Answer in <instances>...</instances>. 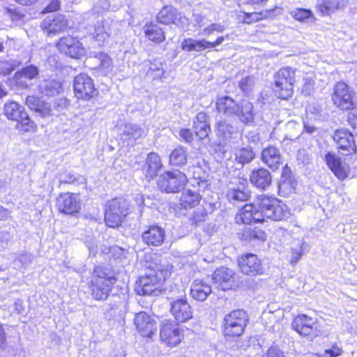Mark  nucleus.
<instances>
[{
	"instance_id": "obj_38",
	"label": "nucleus",
	"mask_w": 357,
	"mask_h": 357,
	"mask_svg": "<svg viewBox=\"0 0 357 357\" xmlns=\"http://www.w3.org/2000/svg\"><path fill=\"white\" fill-rule=\"evenodd\" d=\"M38 73L39 71L38 68L32 65L22 68L20 72L16 74V78L18 84L27 87L29 84L26 83V80H31L36 78L38 75Z\"/></svg>"
},
{
	"instance_id": "obj_21",
	"label": "nucleus",
	"mask_w": 357,
	"mask_h": 357,
	"mask_svg": "<svg viewBox=\"0 0 357 357\" xmlns=\"http://www.w3.org/2000/svg\"><path fill=\"white\" fill-rule=\"evenodd\" d=\"M325 160L330 169L339 179L344 180L349 176L350 172L349 165L342 162L337 155L328 153L326 155Z\"/></svg>"
},
{
	"instance_id": "obj_3",
	"label": "nucleus",
	"mask_w": 357,
	"mask_h": 357,
	"mask_svg": "<svg viewBox=\"0 0 357 357\" xmlns=\"http://www.w3.org/2000/svg\"><path fill=\"white\" fill-rule=\"evenodd\" d=\"M116 282V277L107 269L95 268L89 284L92 297L97 301L105 300Z\"/></svg>"
},
{
	"instance_id": "obj_10",
	"label": "nucleus",
	"mask_w": 357,
	"mask_h": 357,
	"mask_svg": "<svg viewBox=\"0 0 357 357\" xmlns=\"http://www.w3.org/2000/svg\"><path fill=\"white\" fill-rule=\"evenodd\" d=\"M40 27L47 36L53 37L66 31L70 28V26L68 20L64 15L57 14L46 17L42 21Z\"/></svg>"
},
{
	"instance_id": "obj_11",
	"label": "nucleus",
	"mask_w": 357,
	"mask_h": 357,
	"mask_svg": "<svg viewBox=\"0 0 357 357\" xmlns=\"http://www.w3.org/2000/svg\"><path fill=\"white\" fill-rule=\"evenodd\" d=\"M73 88L77 98L85 100H90L98 93L93 79L84 73H80L75 77Z\"/></svg>"
},
{
	"instance_id": "obj_58",
	"label": "nucleus",
	"mask_w": 357,
	"mask_h": 357,
	"mask_svg": "<svg viewBox=\"0 0 357 357\" xmlns=\"http://www.w3.org/2000/svg\"><path fill=\"white\" fill-rule=\"evenodd\" d=\"M180 137L185 142H191L193 139L192 133L188 129H182L179 132Z\"/></svg>"
},
{
	"instance_id": "obj_15",
	"label": "nucleus",
	"mask_w": 357,
	"mask_h": 357,
	"mask_svg": "<svg viewBox=\"0 0 357 357\" xmlns=\"http://www.w3.org/2000/svg\"><path fill=\"white\" fill-rule=\"evenodd\" d=\"M354 136V134L344 128L338 129L334 132L333 139L342 155H348L356 152Z\"/></svg>"
},
{
	"instance_id": "obj_5",
	"label": "nucleus",
	"mask_w": 357,
	"mask_h": 357,
	"mask_svg": "<svg viewBox=\"0 0 357 357\" xmlns=\"http://www.w3.org/2000/svg\"><path fill=\"white\" fill-rule=\"evenodd\" d=\"M247 312L243 310H232L225 314L222 323V333L227 337L241 336L248 323Z\"/></svg>"
},
{
	"instance_id": "obj_48",
	"label": "nucleus",
	"mask_w": 357,
	"mask_h": 357,
	"mask_svg": "<svg viewBox=\"0 0 357 357\" xmlns=\"http://www.w3.org/2000/svg\"><path fill=\"white\" fill-rule=\"evenodd\" d=\"M290 169L287 167V165L283 168L282 174V180L279 183V191L281 192L282 191L291 190L292 188L290 178Z\"/></svg>"
},
{
	"instance_id": "obj_36",
	"label": "nucleus",
	"mask_w": 357,
	"mask_h": 357,
	"mask_svg": "<svg viewBox=\"0 0 357 357\" xmlns=\"http://www.w3.org/2000/svg\"><path fill=\"white\" fill-rule=\"evenodd\" d=\"M181 48L183 50L188 52H201L208 49V41L205 39L185 38L181 43Z\"/></svg>"
},
{
	"instance_id": "obj_16",
	"label": "nucleus",
	"mask_w": 357,
	"mask_h": 357,
	"mask_svg": "<svg viewBox=\"0 0 357 357\" xmlns=\"http://www.w3.org/2000/svg\"><path fill=\"white\" fill-rule=\"evenodd\" d=\"M238 266L242 273L250 275H261L264 268L258 257L252 253H247L238 258Z\"/></svg>"
},
{
	"instance_id": "obj_64",
	"label": "nucleus",
	"mask_w": 357,
	"mask_h": 357,
	"mask_svg": "<svg viewBox=\"0 0 357 357\" xmlns=\"http://www.w3.org/2000/svg\"><path fill=\"white\" fill-rule=\"evenodd\" d=\"M211 26L213 28V32L217 31L222 33L225 29V26L220 23H213L211 24Z\"/></svg>"
},
{
	"instance_id": "obj_45",
	"label": "nucleus",
	"mask_w": 357,
	"mask_h": 357,
	"mask_svg": "<svg viewBox=\"0 0 357 357\" xmlns=\"http://www.w3.org/2000/svg\"><path fill=\"white\" fill-rule=\"evenodd\" d=\"M186 162L187 153L182 147L175 149L169 155V164L171 165L181 166L185 165Z\"/></svg>"
},
{
	"instance_id": "obj_17",
	"label": "nucleus",
	"mask_w": 357,
	"mask_h": 357,
	"mask_svg": "<svg viewBox=\"0 0 357 357\" xmlns=\"http://www.w3.org/2000/svg\"><path fill=\"white\" fill-rule=\"evenodd\" d=\"M293 328L301 335H317V324L314 319L305 314L298 315L292 323Z\"/></svg>"
},
{
	"instance_id": "obj_39",
	"label": "nucleus",
	"mask_w": 357,
	"mask_h": 357,
	"mask_svg": "<svg viewBox=\"0 0 357 357\" xmlns=\"http://www.w3.org/2000/svg\"><path fill=\"white\" fill-rule=\"evenodd\" d=\"M227 197L229 202L236 204L240 202H245L250 197V192L245 188H229L227 192Z\"/></svg>"
},
{
	"instance_id": "obj_41",
	"label": "nucleus",
	"mask_w": 357,
	"mask_h": 357,
	"mask_svg": "<svg viewBox=\"0 0 357 357\" xmlns=\"http://www.w3.org/2000/svg\"><path fill=\"white\" fill-rule=\"evenodd\" d=\"M176 18V10L172 6H164L157 15V19L160 23L169 24L174 23Z\"/></svg>"
},
{
	"instance_id": "obj_20",
	"label": "nucleus",
	"mask_w": 357,
	"mask_h": 357,
	"mask_svg": "<svg viewBox=\"0 0 357 357\" xmlns=\"http://www.w3.org/2000/svg\"><path fill=\"white\" fill-rule=\"evenodd\" d=\"M171 312L175 319L181 323L192 318V310L185 298L176 299L171 303Z\"/></svg>"
},
{
	"instance_id": "obj_14",
	"label": "nucleus",
	"mask_w": 357,
	"mask_h": 357,
	"mask_svg": "<svg viewBox=\"0 0 357 357\" xmlns=\"http://www.w3.org/2000/svg\"><path fill=\"white\" fill-rule=\"evenodd\" d=\"M119 139L127 146L132 145L136 140L145 136V131L138 125L123 122L117 127Z\"/></svg>"
},
{
	"instance_id": "obj_4",
	"label": "nucleus",
	"mask_w": 357,
	"mask_h": 357,
	"mask_svg": "<svg viewBox=\"0 0 357 357\" xmlns=\"http://www.w3.org/2000/svg\"><path fill=\"white\" fill-rule=\"evenodd\" d=\"M295 70L290 67L281 68L275 75L274 94L278 98L287 100L293 95Z\"/></svg>"
},
{
	"instance_id": "obj_53",
	"label": "nucleus",
	"mask_w": 357,
	"mask_h": 357,
	"mask_svg": "<svg viewBox=\"0 0 357 357\" xmlns=\"http://www.w3.org/2000/svg\"><path fill=\"white\" fill-rule=\"evenodd\" d=\"M266 17V14H264L263 13H246L245 17V21L247 23H252L255 22H257Z\"/></svg>"
},
{
	"instance_id": "obj_30",
	"label": "nucleus",
	"mask_w": 357,
	"mask_h": 357,
	"mask_svg": "<svg viewBox=\"0 0 357 357\" xmlns=\"http://www.w3.org/2000/svg\"><path fill=\"white\" fill-rule=\"evenodd\" d=\"M194 129L199 139H205L211 132L210 125L208 121V116L204 112H199L194 121Z\"/></svg>"
},
{
	"instance_id": "obj_55",
	"label": "nucleus",
	"mask_w": 357,
	"mask_h": 357,
	"mask_svg": "<svg viewBox=\"0 0 357 357\" xmlns=\"http://www.w3.org/2000/svg\"><path fill=\"white\" fill-rule=\"evenodd\" d=\"M9 240V233L5 231H0V251L6 248Z\"/></svg>"
},
{
	"instance_id": "obj_44",
	"label": "nucleus",
	"mask_w": 357,
	"mask_h": 357,
	"mask_svg": "<svg viewBox=\"0 0 357 357\" xmlns=\"http://www.w3.org/2000/svg\"><path fill=\"white\" fill-rule=\"evenodd\" d=\"M243 236L245 241L252 243L264 242L266 239V233L259 229H248L243 234Z\"/></svg>"
},
{
	"instance_id": "obj_37",
	"label": "nucleus",
	"mask_w": 357,
	"mask_h": 357,
	"mask_svg": "<svg viewBox=\"0 0 357 357\" xmlns=\"http://www.w3.org/2000/svg\"><path fill=\"white\" fill-rule=\"evenodd\" d=\"M39 90L41 93L47 96L58 95L61 90V84L54 79H46L39 85Z\"/></svg>"
},
{
	"instance_id": "obj_8",
	"label": "nucleus",
	"mask_w": 357,
	"mask_h": 357,
	"mask_svg": "<svg viewBox=\"0 0 357 357\" xmlns=\"http://www.w3.org/2000/svg\"><path fill=\"white\" fill-rule=\"evenodd\" d=\"M332 100L334 105L342 110L352 109L357 104L354 91L342 82L335 84L332 94Z\"/></svg>"
},
{
	"instance_id": "obj_34",
	"label": "nucleus",
	"mask_w": 357,
	"mask_h": 357,
	"mask_svg": "<svg viewBox=\"0 0 357 357\" xmlns=\"http://www.w3.org/2000/svg\"><path fill=\"white\" fill-rule=\"evenodd\" d=\"M201 200V195L197 191L186 190L182 193L180 204L185 209L192 208L197 206Z\"/></svg>"
},
{
	"instance_id": "obj_59",
	"label": "nucleus",
	"mask_w": 357,
	"mask_h": 357,
	"mask_svg": "<svg viewBox=\"0 0 357 357\" xmlns=\"http://www.w3.org/2000/svg\"><path fill=\"white\" fill-rule=\"evenodd\" d=\"M266 357H284V356L279 349L271 347L268 350Z\"/></svg>"
},
{
	"instance_id": "obj_42",
	"label": "nucleus",
	"mask_w": 357,
	"mask_h": 357,
	"mask_svg": "<svg viewBox=\"0 0 357 357\" xmlns=\"http://www.w3.org/2000/svg\"><path fill=\"white\" fill-rule=\"evenodd\" d=\"M110 7V3L108 0H97L93 4L91 11L86 14L88 19L91 21L96 20L100 14L107 10Z\"/></svg>"
},
{
	"instance_id": "obj_6",
	"label": "nucleus",
	"mask_w": 357,
	"mask_h": 357,
	"mask_svg": "<svg viewBox=\"0 0 357 357\" xmlns=\"http://www.w3.org/2000/svg\"><path fill=\"white\" fill-rule=\"evenodd\" d=\"M188 182L186 175L178 169L167 171L158 178V186L161 191L176 193L183 189Z\"/></svg>"
},
{
	"instance_id": "obj_26",
	"label": "nucleus",
	"mask_w": 357,
	"mask_h": 357,
	"mask_svg": "<svg viewBox=\"0 0 357 357\" xmlns=\"http://www.w3.org/2000/svg\"><path fill=\"white\" fill-rule=\"evenodd\" d=\"M238 109L234 116L245 125H250L255 120V112L253 105L246 100H241L238 103Z\"/></svg>"
},
{
	"instance_id": "obj_28",
	"label": "nucleus",
	"mask_w": 357,
	"mask_h": 357,
	"mask_svg": "<svg viewBox=\"0 0 357 357\" xmlns=\"http://www.w3.org/2000/svg\"><path fill=\"white\" fill-rule=\"evenodd\" d=\"M261 160L273 170L278 169L282 162L280 152L275 146H269L261 152Z\"/></svg>"
},
{
	"instance_id": "obj_7",
	"label": "nucleus",
	"mask_w": 357,
	"mask_h": 357,
	"mask_svg": "<svg viewBox=\"0 0 357 357\" xmlns=\"http://www.w3.org/2000/svg\"><path fill=\"white\" fill-rule=\"evenodd\" d=\"M128 203L121 198L114 199L107 204L105 221L109 227H117L128 215Z\"/></svg>"
},
{
	"instance_id": "obj_9",
	"label": "nucleus",
	"mask_w": 357,
	"mask_h": 357,
	"mask_svg": "<svg viewBox=\"0 0 357 357\" xmlns=\"http://www.w3.org/2000/svg\"><path fill=\"white\" fill-rule=\"evenodd\" d=\"M3 112L9 120L20 123L22 130L24 132H29L35 129V123L30 119L24 107L17 102H6L4 105Z\"/></svg>"
},
{
	"instance_id": "obj_62",
	"label": "nucleus",
	"mask_w": 357,
	"mask_h": 357,
	"mask_svg": "<svg viewBox=\"0 0 357 357\" xmlns=\"http://www.w3.org/2000/svg\"><path fill=\"white\" fill-rule=\"evenodd\" d=\"M6 344V333L1 324H0V348H4Z\"/></svg>"
},
{
	"instance_id": "obj_29",
	"label": "nucleus",
	"mask_w": 357,
	"mask_h": 357,
	"mask_svg": "<svg viewBox=\"0 0 357 357\" xmlns=\"http://www.w3.org/2000/svg\"><path fill=\"white\" fill-rule=\"evenodd\" d=\"M270 172L264 168L254 169L250 176V182L256 187L265 190L271 183Z\"/></svg>"
},
{
	"instance_id": "obj_25",
	"label": "nucleus",
	"mask_w": 357,
	"mask_h": 357,
	"mask_svg": "<svg viewBox=\"0 0 357 357\" xmlns=\"http://www.w3.org/2000/svg\"><path fill=\"white\" fill-rule=\"evenodd\" d=\"M238 102L235 101L229 96H220L216 99V109L219 114H222L226 116H234L238 109Z\"/></svg>"
},
{
	"instance_id": "obj_49",
	"label": "nucleus",
	"mask_w": 357,
	"mask_h": 357,
	"mask_svg": "<svg viewBox=\"0 0 357 357\" xmlns=\"http://www.w3.org/2000/svg\"><path fill=\"white\" fill-rule=\"evenodd\" d=\"M255 85V78L250 76L242 78L238 83L239 88L245 94H249L253 90Z\"/></svg>"
},
{
	"instance_id": "obj_2",
	"label": "nucleus",
	"mask_w": 357,
	"mask_h": 357,
	"mask_svg": "<svg viewBox=\"0 0 357 357\" xmlns=\"http://www.w3.org/2000/svg\"><path fill=\"white\" fill-rule=\"evenodd\" d=\"M147 268L146 275L139 278L136 291L139 295L158 296L163 282L171 275L172 265L166 259H161L159 263H150Z\"/></svg>"
},
{
	"instance_id": "obj_51",
	"label": "nucleus",
	"mask_w": 357,
	"mask_h": 357,
	"mask_svg": "<svg viewBox=\"0 0 357 357\" xmlns=\"http://www.w3.org/2000/svg\"><path fill=\"white\" fill-rule=\"evenodd\" d=\"M294 17L298 21L304 22L312 17V12L308 9L298 8L292 12Z\"/></svg>"
},
{
	"instance_id": "obj_57",
	"label": "nucleus",
	"mask_w": 357,
	"mask_h": 357,
	"mask_svg": "<svg viewBox=\"0 0 357 357\" xmlns=\"http://www.w3.org/2000/svg\"><path fill=\"white\" fill-rule=\"evenodd\" d=\"M147 66H149V70L146 73H153V72H155V70L162 68V63L160 61L155 60L154 61H148V63L146 64Z\"/></svg>"
},
{
	"instance_id": "obj_61",
	"label": "nucleus",
	"mask_w": 357,
	"mask_h": 357,
	"mask_svg": "<svg viewBox=\"0 0 357 357\" xmlns=\"http://www.w3.org/2000/svg\"><path fill=\"white\" fill-rule=\"evenodd\" d=\"M227 38V36H226ZM225 40V36H219L215 41L214 42H209L208 41V49H213L215 47L221 45Z\"/></svg>"
},
{
	"instance_id": "obj_23",
	"label": "nucleus",
	"mask_w": 357,
	"mask_h": 357,
	"mask_svg": "<svg viewBox=\"0 0 357 357\" xmlns=\"http://www.w3.org/2000/svg\"><path fill=\"white\" fill-rule=\"evenodd\" d=\"M26 104L30 109L35 112L36 116L48 119L52 114L50 104L34 96H27Z\"/></svg>"
},
{
	"instance_id": "obj_1",
	"label": "nucleus",
	"mask_w": 357,
	"mask_h": 357,
	"mask_svg": "<svg viewBox=\"0 0 357 357\" xmlns=\"http://www.w3.org/2000/svg\"><path fill=\"white\" fill-rule=\"evenodd\" d=\"M290 211L287 206L277 199L261 195L255 204H245L236 215V223L250 225L271 219L280 221L287 218Z\"/></svg>"
},
{
	"instance_id": "obj_24",
	"label": "nucleus",
	"mask_w": 357,
	"mask_h": 357,
	"mask_svg": "<svg viewBox=\"0 0 357 357\" xmlns=\"http://www.w3.org/2000/svg\"><path fill=\"white\" fill-rule=\"evenodd\" d=\"M165 237L164 229L158 225H152L142 234V239L149 245L159 246L162 244Z\"/></svg>"
},
{
	"instance_id": "obj_52",
	"label": "nucleus",
	"mask_w": 357,
	"mask_h": 357,
	"mask_svg": "<svg viewBox=\"0 0 357 357\" xmlns=\"http://www.w3.org/2000/svg\"><path fill=\"white\" fill-rule=\"evenodd\" d=\"M348 123L352 128L351 133L357 137V110L350 112L348 115Z\"/></svg>"
},
{
	"instance_id": "obj_35",
	"label": "nucleus",
	"mask_w": 357,
	"mask_h": 357,
	"mask_svg": "<svg viewBox=\"0 0 357 357\" xmlns=\"http://www.w3.org/2000/svg\"><path fill=\"white\" fill-rule=\"evenodd\" d=\"M215 132L218 137L225 140H229L237 135L238 132L234 126L226 120L220 121L215 126Z\"/></svg>"
},
{
	"instance_id": "obj_46",
	"label": "nucleus",
	"mask_w": 357,
	"mask_h": 357,
	"mask_svg": "<svg viewBox=\"0 0 357 357\" xmlns=\"http://www.w3.org/2000/svg\"><path fill=\"white\" fill-rule=\"evenodd\" d=\"M237 162L244 165L250 162L255 158L252 150L250 148H242L236 153Z\"/></svg>"
},
{
	"instance_id": "obj_32",
	"label": "nucleus",
	"mask_w": 357,
	"mask_h": 357,
	"mask_svg": "<svg viewBox=\"0 0 357 357\" xmlns=\"http://www.w3.org/2000/svg\"><path fill=\"white\" fill-rule=\"evenodd\" d=\"M112 21L109 19H101L94 24L93 37L96 40L104 42L109 37Z\"/></svg>"
},
{
	"instance_id": "obj_27",
	"label": "nucleus",
	"mask_w": 357,
	"mask_h": 357,
	"mask_svg": "<svg viewBox=\"0 0 357 357\" xmlns=\"http://www.w3.org/2000/svg\"><path fill=\"white\" fill-rule=\"evenodd\" d=\"M211 293V285L203 280H195L192 284L190 295L197 301H205Z\"/></svg>"
},
{
	"instance_id": "obj_43",
	"label": "nucleus",
	"mask_w": 357,
	"mask_h": 357,
	"mask_svg": "<svg viewBox=\"0 0 357 357\" xmlns=\"http://www.w3.org/2000/svg\"><path fill=\"white\" fill-rule=\"evenodd\" d=\"M146 36L152 41L162 42L165 39L162 29L157 24H146L144 27Z\"/></svg>"
},
{
	"instance_id": "obj_60",
	"label": "nucleus",
	"mask_w": 357,
	"mask_h": 357,
	"mask_svg": "<svg viewBox=\"0 0 357 357\" xmlns=\"http://www.w3.org/2000/svg\"><path fill=\"white\" fill-rule=\"evenodd\" d=\"M163 74L164 70L163 68H160L155 70V72H153V73H148L146 75L148 77L152 78L153 79H159L162 77Z\"/></svg>"
},
{
	"instance_id": "obj_40",
	"label": "nucleus",
	"mask_w": 357,
	"mask_h": 357,
	"mask_svg": "<svg viewBox=\"0 0 357 357\" xmlns=\"http://www.w3.org/2000/svg\"><path fill=\"white\" fill-rule=\"evenodd\" d=\"M347 1L345 0H323L319 5L320 11L324 15H328L335 10L344 8L347 6Z\"/></svg>"
},
{
	"instance_id": "obj_12",
	"label": "nucleus",
	"mask_w": 357,
	"mask_h": 357,
	"mask_svg": "<svg viewBox=\"0 0 357 357\" xmlns=\"http://www.w3.org/2000/svg\"><path fill=\"white\" fill-rule=\"evenodd\" d=\"M160 337L167 346L176 347L182 341L183 334L176 323L165 321L160 328Z\"/></svg>"
},
{
	"instance_id": "obj_31",
	"label": "nucleus",
	"mask_w": 357,
	"mask_h": 357,
	"mask_svg": "<svg viewBox=\"0 0 357 357\" xmlns=\"http://www.w3.org/2000/svg\"><path fill=\"white\" fill-rule=\"evenodd\" d=\"M25 15L17 8H6L2 14V19L6 26L19 25L24 22Z\"/></svg>"
},
{
	"instance_id": "obj_33",
	"label": "nucleus",
	"mask_w": 357,
	"mask_h": 357,
	"mask_svg": "<svg viewBox=\"0 0 357 357\" xmlns=\"http://www.w3.org/2000/svg\"><path fill=\"white\" fill-rule=\"evenodd\" d=\"M162 166L160 156L157 153L151 152L147 155L146 162L143 169L147 177L153 178L157 175Z\"/></svg>"
},
{
	"instance_id": "obj_13",
	"label": "nucleus",
	"mask_w": 357,
	"mask_h": 357,
	"mask_svg": "<svg viewBox=\"0 0 357 357\" xmlns=\"http://www.w3.org/2000/svg\"><path fill=\"white\" fill-rule=\"evenodd\" d=\"M56 46L61 53L71 58L79 59L86 54V50L79 40L70 36L60 38Z\"/></svg>"
},
{
	"instance_id": "obj_56",
	"label": "nucleus",
	"mask_w": 357,
	"mask_h": 357,
	"mask_svg": "<svg viewBox=\"0 0 357 357\" xmlns=\"http://www.w3.org/2000/svg\"><path fill=\"white\" fill-rule=\"evenodd\" d=\"M61 3L59 0H52L45 7L43 13H52L58 10L60 8Z\"/></svg>"
},
{
	"instance_id": "obj_47",
	"label": "nucleus",
	"mask_w": 357,
	"mask_h": 357,
	"mask_svg": "<svg viewBox=\"0 0 357 357\" xmlns=\"http://www.w3.org/2000/svg\"><path fill=\"white\" fill-rule=\"evenodd\" d=\"M304 245V241L302 240H296L294 241V245L291 248V255H290V263L296 264L301 259L303 255V245Z\"/></svg>"
},
{
	"instance_id": "obj_18",
	"label": "nucleus",
	"mask_w": 357,
	"mask_h": 357,
	"mask_svg": "<svg viewBox=\"0 0 357 357\" xmlns=\"http://www.w3.org/2000/svg\"><path fill=\"white\" fill-rule=\"evenodd\" d=\"M59 211L66 214H73L79 212L81 203L79 195L71 193H63L56 199Z\"/></svg>"
},
{
	"instance_id": "obj_22",
	"label": "nucleus",
	"mask_w": 357,
	"mask_h": 357,
	"mask_svg": "<svg viewBox=\"0 0 357 357\" xmlns=\"http://www.w3.org/2000/svg\"><path fill=\"white\" fill-rule=\"evenodd\" d=\"M135 324L140 334L144 337H151L156 331L155 321L144 312L136 314Z\"/></svg>"
},
{
	"instance_id": "obj_50",
	"label": "nucleus",
	"mask_w": 357,
	"mask_h": 357,
	"mask_svg": "<svg viewBox=\"0 0 357 357\" xmlns=\"http://www.w3.org/2000/svg\"><path fill=\"white\" fill-rule=\"evenodd\" d=\"M99 60L100 70L105 75L109 73L112 70V59L107 54H100Z\"/></svg>"
},
{
	"instance_id": "obj_54",
	"label": "nucleus",
	"mask_w": 357,
	"mask_h": 357,
	"mask_svg": "<svg viewBox=\"0 0 357 357\" xmlns=\"http://www.w3.org/2000/svg\"><path fill=\"white\" fill-rule=\"evenodd\" d=\"M342 354V348L337 345H334L331 348L326 349L323 357H337Z\"/></svg>"
},
{
	"instance_id": "obj_63",
	"label": "nucleus",
	"mask_w": 357,
	"mask_h": 357,
	"mask_svg": "<svg viewBox=\"0 0 357 357\" xmlns=\"http://www.w3.org/2000/svg\"><path fill=\"white\" fill-rule=\"evenodd\" d=\"M67 105V100L64 98L59 99L55 102V106L57 107L58 110H61L63 108L66 107Z\"/></svg>"
},
{
	"instance_id": "obj_19",
	"label": "nucleus",
	"mask_w": 357,
	"mask_h": 357,
	"mask_svg": "<svg viewBox=\"0 0 357 357\" xmlns=\"http://www.w3.org/2000/svg\"><path fill=\"white\" fill-rule=\"evenodd\" d=\"M213 280L218 287L222 290L230 289L236 286V275L233 270L221 267L216 269L213 275Z\"/></svg>"
}]
</instances>
